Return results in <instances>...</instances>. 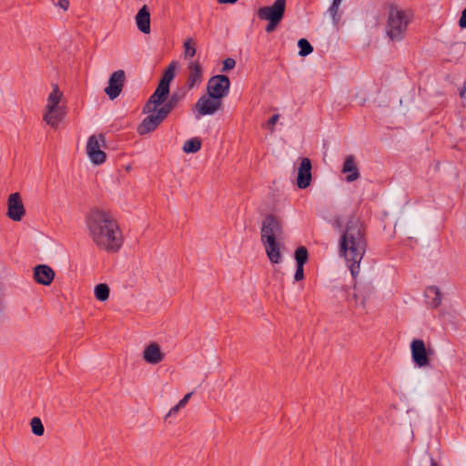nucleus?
Masks as SVG:
<instances>
[{
	"label": "nucleus",
	"mask_w": 466,
	"mask_h": 466,
	"mask_svg": "<svg viewBox=\"0 0 466 466\" xmlns=\"http://www.w3.org/2000/svg\"><path fill=\"white\" fill-rule=\"evenodd\" d=\"M89 236L101 249L116 252L122 246V234L116 220L107 211L96 209L86 218Z\"/></svg>",
	"instance_id": "1"
},
{
	"label": "nucleus",
	"mask_w": 466,
	"mask_h": 466,
	"mask_svg": "<svg viewBox=\"0 0 466 466\" xmlns=\"http://www.w3.org/2000/svg\"><path fill=\"white\" fill-rule=\"evenodd\" d=\"M339 252L345 258L354 279L360 273V263L366 252L367 242L362 225L358 218H350L340 237Z\"/></svg>",
	"instance_id": "2"
},
{
	"label": "nucleus",
	"mask_w": 466,
	"mask_h": 466,
	"mask_svg": "<svg viewBox=\"0 0 466 466\" xmlns=\"http://www.w3.org/2000/svg\"><path fill=\"white\" fill-rule=\"evenodd\" d=\"M410 16L407 11L399 8L396 5H389L386 34L391 41H401L406 34Z\"/></svg>",
	"instance_id": "3"
},
{
	"label": "nucleus",
	"mask_w": 466,
	"mask_h": 466,
	"mask_svg": "<svg viewBox=\"0 0 466 466\" xmlns=\"http://www.w3.org/2000/svg\"><path fill=\"white\" fill-rule=\"evenodd\" d=\"M282 234L281 220L273 215L266 216L261 225V242L277 240L282 237Z\"/></svg>",
	"instance_id": "4"
},
{
	"label": "nucleus",
	"mask_w": 466,
	"mask_h": 466,
	"mask_svg": "<svg viewBox=\"0 0 466 466\" xmlns=\"http://www.w3.org/2000/svg\"><path fill=\"white\" fill-rule=\"evenodd\" d=\"M105 136L99 134L98 136L92 135L89 137L86 143V154L90 161L95 165H101L106 161V155L101 150V147L105 146Z\"/></svg>",
	"instance_id": "5"
},
{
	"label": "nucleus",
	"mask_w": 466,
	"mask_h": 466,
	"mask_svg": "<svg viewBox=\"0 0 466 466\" xmlns=\"http://www.w3.org/2000/svg\"><path fill=\"white\" fill-rule=\"evenodd\" d=\"M230 86L229 78L225 75H217L209 78L207 84L208 94L222 99L228 96Z\"/></svg>",
	"instance_id": "6"
},
{
	"label": "nucleus",
	"mask_w": 466,
	"mask_h": 466,
	"mask_svg": "<svg viewBox=\"0 0 466 466\" xmlns=\"http://www.w3.org/2000/svg\"><path fill=\"white\" fill-rule=\"evenodd\" d=\"M125 82L126 74L124 70L119 69L111 74L108 85L104 90L109 99L114 100L121 94Z\"/></svg>",
	"instance_id": "7"
},
{
	"label": "nucleus",
	"mask_w": 466,
	"mask_h": 466,
	"mask_svg": "<svg viewBox=\"0 0 466 466\" xmlns=\"http://www.w3.org/2000/svg\"><path fill=\"white\" fill-rule=\"evenodd\" d=\"M285 8L286 0H275L272 5L260 7L258 16L261 20H282Z\"/></svg>",
	"instance_id": "8"
},
{
	"label": "nucleus",
	"mask_w": 466,
	"mask_h": 466,
	"mask_svg": "<svg viewBox=\"0 0 466 466\" xmlns=\"http://www.w3.org/2000/svg\"><path fill=\"white\" fill-rule=\"evenodd\" d=\"M222 106L220 99L213 97L210 95H204L195 104V108L199 116L215 114Z\"/></svg>",
	"instance_id": "9"
},
{
	"label": "nucleus",
	"mask_w": 466,
	"mask_h": 466,
	"mask_svg": "<svg viewBox=\"0 0 466 466\" xmlns=\"http://www.w3.org/2000/svg\"><path fill=\"white\" fill-rule=\"evenodd\" d=\"M148 114L137 127V133L141 136L154 131L167 118L164 114L160 113L158 108H156L155 112Z\"/></svg>",
	"instance_id": "10"
},
{
	"label": "nucleus",
	"mask_w": 466,
	"mask_h": 466,
	"mask_svg": "<svg viewBox=\"0 0 466 466\" xmlns=\"http://www.w3.org/2000/svg\"><path fill=\"white\" fill-rule=\"evenodd\" d=\"M169 94V87L158 84L155 92L150 96L143 108V113L155 112L156 108L163 105Z\"/></svg>",
	"instance_id": "11"
},
{
	"label": "nucleus",
	"mask_w": 466,
	"mask_h": 466,
	"mask_svg": "<svg viewBox=\"0 0 466 466\" xmlns=\"http://www.w3.org/2000/svg\"><path fill=\"white\" fill-rule=\"evenodd\" d=\"M7 216L14 221H20L25 215V208L19 193H13L9 196Z\"/></svg>",
	"instance_id": "12"
},
{
	"label": "nucleus",
	"mask_w": 466,
	"mask_h": 466,
	"mask_svg": "<svg viewBox=\"0 0 466 466\" xmlns=\"http://www.w3.org/2000/svg\"><path fill=\"white\" fill-rule=\"evenodd\" d=\"M412 360L419 367L429 365L425 343L422 339H415L410 344Z\"/></svg>",
	"instance_id": "13"
},
{
	"label": "nucleus",
	"mask_w": 466,
	"mask_h": 466,
	"mask_svg": "<svg viewBox=\"0 0 466 466\" xmlns=\"http://www.w3.org/2000/svg\"><path fill=\"white\" fill-rule=\"evenodd\" d=\"M55 276L54 269L48 265L40 264L34 268V280L43 286H49L53 282Z\"/></svg>",
	"instance_id": "14"
},
{
	"label": "nucleus",
	"mask_w": 466,
	"mask_h": 466,
	"mask_svg": "<svg viewBox=\"0 0 466 466\" xmlns=\"http://www.w3.org/2000/svg\"><path fill=\"white\" fill-rule=\"evenodd\" d=\"M311 161L308 157L301 159L297 177V186L299 188H307L311 182Z\"/></svg>",
	"instance_id": "15"
},
{
	"label": "nucleus",
	"mask_w": 466,
	"mask_h": 466,
	"mask_svg": "<svg viewBox=\"0 0 466 466\" xmlns=\"http://www.w3.org/2000/svg\"><path fill=\"white\" fill-rule=\"evenodd\" d=\"M165 358V354L161 351L158 344L156 342L150 343L143 350V359L149 364H158Z\"/></svg>",
	"instance_id": "16"
},
{
	"label": "nucleus",
	"mask_w": 466,
	"mask_h": 466,
	"mask_svg": "<svg viewBox=\"0 0 466 466\" xmlns=\"http://www.w3.org/2000/svg\"><path fill=\"white\" fill-rule=\"evenodd\" d=\"M136 25L143 34L150 33V13L148 7L143 5L135 16Z\"/></svg>",
	"instance_id": "17"
},
{
	"label": "nucleus",
	"mask_w": 466,
	"mask_h": 466,
	"mask_svg": "<svg viewBox=\"0 0 466 466\" xmlns=\"http://www.w3.org/2000/svg\"><path fill=\"white\" fill-rule=\"evenodd\" d=\"M188 70L189 74L187 80V86L188 89H192L199 86L202 82V67L200 64L196 61L188 65Z\"/></svg>",
	"instance_id": "18"
},
{
	"label": "nucleus",
	"mask_w": 466,
	"mask_h": 466,
	"mask_svg": "<svg viewBox=\"0 0 466 466\" xmlns=\"http://www.w3.org/2000/svg\"><path fill=\"white\" fill-rule=\"evenodd\" d=\"M342 173L348 174L347 182H353L360 177V172L352 155L347 156L342 167Z\"/></svg>",
	"instance_id": "19"
},
{
	"label": "nucleus",
	"mask_w": 466,
	"mask_h": 466,
	"mask_svg": "<svg viewBox=\"0 0 466 466\" xmlns=\"http://www.w3.org/2000/svg\"><path fill=\"white\" fill-rule=\"evenodd\" d=\"M65 115L66 111L63 106L55 107L52 111L45 109L44 120L52 127H56L58 124L63 120Z\"/></svg>",
	"instance_id": "20"
},
{
	"label": "nucleus",
	"mask_w": 466,
	"mask_h": 466,
	"mask_svg": "<svg viewBox=\"0 0 466 466\" xmlns=\"http://www.w3.org/2000/svg\"><path fill=\"white\" fill-rule=\"evenodd\" d=\"M425 301L431 308L436 309L441 304V293L438 287L430 286L424 291Z\"/></svg>",
	"instance_id": "21"
},
{
	"label": "nucleus",
	"mask_w": 466,
	"mask_h": 466,
	"mask_svg": "<svg viewBox=\"0 0 466 466\" xmlns=\"http://www.w3.org/2000/svg\"><path fill=\"white\" fill-rule=\"evenodd\" d=\"M265 247V251L271 263L279 264L281 261V254L279 245L277 240L262 242Z\"/></svg>",
	"instance_id": "22"
},
{
	"label": "nucleus",
	"mask_w": 466,
	"mask_h": 466,
	"mask_svg": "<svg viewBox=\"0 0 466 466\" xmlns=\"http://www.w3.org/2000/svg\"><path fill=\"white\" fill-rule=\"evenodd\" d=\"M63 92L60 91L56 84L53 85V90L48 95L45 109L52 111L53 108L60 106L59 104L63 98Z\"/></svg>",
	"instance_id": "23"
},
{
	"label": "nucleus",
	"mask_w": 466,
	"mask_h": 466,
	"mask_svg": "<svg viewBox=\"0 0 466 466\" xmlns=\"http://www.w3.org/2000/svg\"><path fill=\"white\" fill-rule=\"evenodd\" d=\"M180 100V96L177 93H173L167 101H166L161 107L158 109L160 110L161 114H164L167 117L169 115V113L177 107L178 102Z\"/></svg>",
	"instance_id": "24"
},
{
	"label": "nucleus",
	"mask_w": 466,
	"mask_h": 466,
	"mask_svg": "<svg viewBox=\"0 0 466 466\" xmlns=\"http://www.w3.org/2000/svg\"><path fill=\"white\" fill-rule=\"evenodd\" d=\"M356 292L353 294L354 300L356 304H360L361 307H364L367 299L371 294V288H368L367 290L360 289L355 287Z\"/></svg>",
	"instance_id": "25"
},
{
	"label": "nucleus",
	"mask_w": 466,
	"mask_h": 466,
	"mask_svg": "<svg viewBox=\"0 0 466 466\" xmlns=\"http://www.w3.org/2000/svg\"><path fill=\"white\" fill-rule=\"evenodd\" d=\"M175 69H176L175 62H172L166 69L162 78L160 79L159 84L169 87L170 82L175 77Z\"/></svg>",
	"instance_id": "26"
},
{
	"label": "nucleus",
	"mask_w": 466,
	"mask_h": 466,
	"mask_svg": "<svg viewBox=\"0 0 466 466\" xmlns=\"http://www.w3.org/2000/svg\"><path fill=\"white\" fill-rule=\"evenodd\" d=\"M201 148V140L194 137L187 140L183 145V151L186 153H196Z\"/></svg>",
	"instance_id": "27"
},
{
	"label": "nucleus",
	"mask_w": 466,
	"mask_h": 466,
	"mask_svg": "<svg viewBox=\"0 0 466 466\" xmlns=\"http://www.w3.org/2000/svg\"><path fill=\"white\" fill-rule=\"evenodd\" d=\"M95 296L97 300L105 301L109 297V288L106 284L100 283L95 288Z\"/></svg>",
	"instance_id": "28"
},
{
	"label": "nucleus",
	"mask_w": 466,
	"mask_h": 466,
	"mask_svg": "<svg viewBox=\"0 0 466 466\" xmlns=\"http://www.w3.org/2000/svg\"><path fill=\"white\" fill-rule=\"evenodd\" d=\"M308 258H309V254H308V250L305 247H303V246L299 247L295 250V259H296L297 265L304 266L305 263L308 261Z\"/></svg>",
	"instance_id": "29"
},
{
	"label": "nucleus",
	"mask_w": 466,
	"mask_h": 466,
	"mask_svg": "<svg viewBox=\"0 0 466 466\" xmlns=\"http://www.w3.org/2000/svg\"><path fill=\"white\" fill-rule=\"evenodd\" d=\"M298 46L299 47V55L300 56H307L313 52L312 46L305 38H301L298 41Z\"/></svg>",
	"instance_id": "30"
},
{
	"label": "nucleus",
	"mask_w": 466,
	"mask_h": 466,
	"mask_svg": "<svg viewBox=\"0 0 466 466\" xmlns=\"http://www.w3.org/2000/svg\"><path fill=\"white\" fill-rule=\"evenodd\" d=\"M32 432L36 436H42L45 432L44 425L41 420L37 417H34L30 422Z\"/></svg>",
	"instance_id": "31"
},
{
	"label": "nucleus",
	"mask_w": 466,
	"mask_h": 466,
	"mask_svg": "<svg viewBox=\"0 0 466 466\" xmlns=\"http://www.w3.org/2000/svg\"><path fill=\"white\" fill-rule=\"evenodd\" d=\"M341 2L342 1H340V0H333L331 5L329 8V13L330 14V15L335 23H338L339 18L338 13H339V8Z\"/></svg>",
	"instance_id": "32"
},
{
	"label": "nucleus",
	"mask_w": 466,
	"mask_h": 466,
	"mask_svg": "<svg viewBox=\"0 0 466 466\" xmlns=\"http://www.w3.org/2000/svg\"><path fill=\"white\" fill-rule=\"evenodd\" d=\"M185 47V56L186 57H193L196 55V46L195 43L191 38L187 39L184 43Z\"/></svg>",
	"instance_id": "33"
},
{
	"label": "nucleus",
	"mask_w": 466,
	"mask_h": 466,
	"mask_svg": "<svg viewBox=\"0 0 466 466\" xmlns=\"http://www.w3.org/2000/svg\"><path fill=\"white\" fill-rule=\"evenodd\" d=\"M236 66V61L233 59V58H226L224 61H223V67H222V71H228V70H231L235 67Z\"/></svg>",
	"instance_id": "34"
},
{
	"label": "nucleus",
	"mask_w": 466,
	"mask_h": 466,
	"mask_svg": "<svg viewBox=\"0 0 466 466\" xmlns=\"http://www.w3.org/2000/svg\"><path fill=\"white\" fill-rule=\"evenodd\" d=\"M267 21L268 22V24L267 25V26L265 28L267 33L273 32L278 27L279 23L281 22V20H267Z\"/></svg>",
	"instance_id": "35"
},
{
	"label": "nucleus",
	"mask_w": 466,
	"mask_h": 466,
	"mask_svg": "<svg viewBox=\"0 0 466 466\" xmlns=\"http://www.w3.org/2000/svg\"><path fill=\"white\" fill-rule=\"evenodd\" d=\"M55 6H57L64 11H66L69 7V0H52Z\"/></svg>",
	"instance_id": "36"
},
{
	"label": "nucleus",
	"mask_w": 466,
	"mask_h": 466,
	"mask_svg": "<svg viewBox=\"0 0 466 466\" xmlns=\"http://www.w3.org/2000/svg\"><path fill=\"white\" fill-rule=\"evenodd\" d=\"M304 266L297 265L294 279L296 281L302 280L304 279Z\"/></svg>",
	"instance_id": "37"
},
{
	"label": "nucleus",
	"mask_w": 466,
	"mask_h": 466,
	"mask_svg": "<svg viewBox=\"0 0 466 466\" xmlns=\"http://www.w3.org/2000/svg\"><path fill=\"white\" fill-rule=\"evenodd\" d=\"M192 392H189L187 394H186L180 400L179 402L177 403L178 404V407H181V408H184L187 403L188 402L189 399L191 398L192 396Z\"/></svg>",
	"instance_id": "38"
},
{
	"label": "nucleus",
	"mask_w": 466,
	"mask_h": 466,
	"mask_svg": "<svg viewBox=\"0 0 466 466\" xmlns=\"http://www.w3.org/2000/svg\"><path fill=\"white\" fill-rule=\"evenodd\" d=\"M459 25L461 28H466V8L462 11L459 20Z\"/></svg>",
	"instance_id": "39"
},
{
	"label": "nucleus",
	"mask_w": 466,
	"mask_h": 466,
	"mask_svg": "<svg viewBox=\"0 0 466 466\" xmlns=\"http://www.w3.org/2000/svg\"><path fill=\"white\" fill-rule=\"evenodd\" d=\"M279 115H273L268 121V125L274 126L277 121L279 120Z\"/></svg>",
	"instance_id": "40"
},
{
	"label": "nucleus",
	"mask_w": 466,
	"mask_h": 466,
	"mask_svg": "<svg viewBox=\"0 0 466 466\" xmlns=\"http://www.w3.org/2000/svg\"><path fill=\"white\" fill-rule=\"evenodd\" d=\"M180 409H182L181 407H178V404H177L176 406H174L168 412V416H171L173 414H176Z\"/></svg>",
	"instance_id": "41"
},
{
	"label": "nucleus",
	"mask_w": 466,
	"mask_h": 466,
	"mask_svg": "<svg viewBox=\"0 0 466 466\" xmlns=\"http://www.w3.org/2000/svg\"><path fill=\"white\" fill-rule=\"evenodd\" d=\"M431 466H438L437 463L435 461H432L431 462Z\"/></svg>",
	"instance_id": "42"
}]
</instances>
